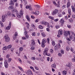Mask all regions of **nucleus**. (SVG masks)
<instances>
[{
  "mask_svg": "<svg viewBox=\"0 0 75 75\" xmlns=\"http://www.w3.org/2000/svg\"><path fill=\"white\" fill-rule=\"evenodd\" d=\"M69 35V37L72 41H75V34L74 33L72 32H70L68 31V32H66L64 34V35L65 37H67Z\"/></svg>",
  "mask_w": 75,
  "mask_h": 75,
  "instance_id": "1",
  "label": "nucleus"
},
{
  "mask_svg": "<svg viewBox=\"0 0 75 75\" xmlns=\"http://www.w3.org/2000/svg\"><path fill=\"white\" fill-rule=\"evenodd\" d=\"M49 49L47 48H46L45 49V50L43 52V55H47V56H49L50 57L51 56V54L50 53H48V52Z\"/></svg>",
  "mask_w": 75,
  "mask_h": 75,
  "instance_id": "2",
  "label": "nucleus"
},
{
  "mask_svg": "<svg viewBox=\"0 0 75 75\" xmlns=\"http://www.w3.org/2000/svg\"><path fill=\"white\" fill-rule=\"evenodd\" d=\"M8 16L7 14H5V15L2 16V22H4L6 21V18H7Z\"/></svg>",
  "mask_w": 75,
  "mask_h": 75,
  "instance_id": "3",
  "label": "nucleus"
},
{
  "mask_svg": "<svg viewBox=\"0 0 75 75\" xmlns=\"http://www.w3.org/2000/svg\"><path fill=\"white\" fill-rule=\"evenodd\" d=\"M23 14V10L21 9L20 11V13L17 14V16L18 17L20 18Z\"/></svg>",
  "mask_w": 75,
  "mask_h": 75,
  "instance_id": "4",
  "label": "nucleus"
},
{
  "mask_svg": "<svg viewBox=\"0 0 75 75\" xmlns=\"http://www.w3.org/2000/svg\"><path fill=\"white\" fill-rule=\"evenodd\" d=\"M25 73L28 75H33V72L31 70H28V71H25Z\"/></svg>",
  "mask_w": 75,
  "mask_h": 75,
  "instance_id": "5",
  "label": "nucleus"
},
{
  "mask_svg": "<svg viewBox=\"0 0 75 75\" xmlns=\"http://www.w3.org/2000/svg\"><path fill=\"white\" fill-rule=\"evenodd\" d=\"M4 38L5 39V41L6 42H8L10 41V38L8 36L7 34L5 35L4 37Z\"/></svg>",
  "mask_w": 75,
  "mask_h": 75,
  "instance_id": "6",
  "label": "nucleus"
},
{
  "mask_svg": "<svg viewBox=\"0 0 75 75\" xmlns=\"http://www.w3.org/2000/svg\"><path fill=\"white\" fill-rule=\"evenodd\" d=\"M59 10L57 9H55L52 12L53 15H55L58 13Z\"/></svg>",
  "mask_w": 75,
  "mask_h": 75,
  "instance_id": "7",
  "label": "nucleus"
},
{
  "mask_svg": "<svg viewBox=\"0 0 75 75\" xmlns=\"http://www.w3.org/2000/svg\"><path fill=\"white\" fill-rule=\"evenodd\" d=\"M11 22H10L9 23V25L7 27H6V30H8L10 29V28H11Z\"/></svg>",
  "mask_w": 75,
  "mask_h": 75,
  "instance_id": "8",
  "label": "nucleus"
},
{
  "mask_svg": "<svg viewBox=\"0 0 75 75\" xmlns=\"http://www.w3.org/2000/svg\"><path fill=\"white\" fill-rule=\"evenodd\" d=\"M35 40H32L31 41V45L32 46H35Z\"/></svg>",
  "mask_w": 75,
  "mask_h": 75,
  "instance_id": "9",
  "label": "nucleus"
},
{
  "mask_svg": "<svg viewBox=\"0 0 75 75\" xmlns=\"http://www.w3.org/2000/svg\"><path fill=\"white\" fill-rule=\"evenodd\" d=\"M4 65L5 68H8V63H7V61L6 60L4 62Z\"/></svg>",
  "mask_w": 75,
  "mask_h": 75,
  "instance_id": "10",
  "label": "nucleus"
},
{
  "mask_svg": "<svg viewBox=\"0 0 75 75\" xmlns=\"http://www.w3.org/2000/svg\"><path fill=\"white\" fill-rule=\"evenodd\" d=\"M12 12L13 13H14V12H16V14H17L18 13V11L15 8H13L12 10Z\"/></svg>",
  "mask_w": 75,
  "mask_h": 75,
  "instance_id": "11",
  "label": "nucleus"
},
{
  "mask_svg": "<svg viewBox=\"0 0 75 75\" xmlns=\"http://www.w3.org/2000/svg\"><path fill=\"white\" fill-rule=\"evenodd\" d=\"M58 34L61 35H62V34H63V31H62V30L61 29L59 30L58 31Z\"/></svg>",
  "mask_w": 75,
  "mask_h": 75,
  "instance_id": "12",
  "label": "nucleus"
},
{
  "mask_svg": "<svg viewBox=\"0 0 75 75\" xmlns=\"http://www.w3.org/2000/svg\"><path fill=\"white\" fill-rule=\"evenodd\" d=\"M60 21L61 23L62 24V25L64 23L65 21L64 20V19L62 18L60 20Z\"/></svg>",
  "mask_w": 75,
  "mask_h": 75,
  "instance_id": "13",
  "label": "nucleus"
},
{
  "mask_svg": "<svg viewBox=\"0 0 75 75\" xmlns=\"http://www.w3.org/2000/svg\"><path fill=\"white\" fill-rule=\"evenodd\" d=\"M26 18L27 19L28 21H29V22H30V21H31L30 18V17H29L28 16H26Z\"/></svg>",
  "mask_w": 75,
  "mask_h": 75,
  "instance_id": "14",
  "label": "nucleus"
},
{
  "mask_svg": "<svg viewBox=\"0 0 75 75\" xmlns=\"http://www.w3.org/2000/svg\"><path fill=\"white\" fill-rule=\"evenodd\" d=\"M67 67H70L72 66V63L69 62L68 63V64L66 65Z\"/></svg>",
  "mask_w": 75,
  "mask_h": 75,
  "instance_id": "15",
  "label": "nucleus"
},
{
  "mask_svg": "<svg viewBox=\"0 0 75 75\" xmlns=\"http://www.w3.org/2000/svg\"><path fill=\"white\" fill-rule=\"evenodd\" d=\"M11 5L14 6V2H13V0H11L10 2H9V5Z\"/></svg>",
  "mask_w": 75,
  "mask_h": 75,
  "instance_id": "16",
  "label": "nucleus"
},
{
  "mask_svg": "<svg viewBox=\"0 0 75 75\" xmlns=\"http://www.w3.org/2000/svg\"><path fill=\"white\" fill-rule=\"evenodd\" d=\"M18 67L19 69H20V70L22 72H24V70L23 69V68H22V67H20V66H18Z\"/></svg>",
  "mask_w": 75,
  "mask_h": 75,
  "instance_id": "17",
  "label": "nucleus"
},
{
  "mask_svg": "<svg viewBox=\"0 0 75 75\" xmlns=\"http://www.w3.org/2000/svg\"><path fill=\"white\" fill-rule=\"evenodd\" d=\"M49 23H48L47 22H45V24L44 25H47V27H48V28H50V26H49Z\"/></svg>",
  "mask_w": 75,
  "mask_h": 75,
  "instance_id": "18",
  "label": "nucleus"
},
{
  "mask_svg": "<svg viewBox=\"0 0 75 75\" xmlns=\"http://www.w3.org/2000/svg\"><path fill=\"white\" fill-rule=\"evenodd\" d=\"M71 6V4H70V2L69 1L67 3V7L68 8H69V7Z\"/></svg>",
  "mask_w": 75,
  "mask_h": 75,
  "instance_id": "19",
  "label": "nucleus"
},
{
  "mask_svg": "<svg viewBox=\"0 0 75 75\" xmlns=\"http://www.w3.org/2000/svg\"><path fill=\"white\" fill-rule=\"evenodd\" d=\"M52 67L53 68H56V64H53L52 65Z\"/></svg>",
  "mask_w": 75,
  "mask_h": 75,
  "instance_id": "20",
  "label": "nucleus"
},
{
  "mask_svg": "<svg viewBox=\"0 0 75 75\" xmlns=\"http://www.w3.org/2000/svg\"><path fill=\"white\" fill-rule=\"evenodd\" d=\"M71 10L70 8H69L68 9V13L69 14V15H71Z\"/></svg>",
  "mask_w": 75,
  "mask_h": 75,
  "instance_id": "21",
  "label": "nucleus"
},
{
  "mask_svg": "<svg viewBox=\"0 0 75 75\" xmlns=\"http://www.w3.org/2000/svg\"><path fill=\"white\" fill-rule=\"evenodd\" d=\"M42 42L46 43L47 42V40L45 39H43L42 40Z\"/></svg>",
  "mask_w": 75,
  "mask_h": 75,
  "instance_id": "22",
  "label": "nucleus"
},
{
  "mask_svg": "<svg viewBox=\"0 0 75 75\" xmlns=\"http://www.w3.org/2000/svg\"><path fill=\"white\" fill-rule=\"evenodd\" d=\"M34 13L35 14V15H38V14H40V12H39L38 11H37Z\"/></svg>",
  "mask_w": 75,
  "mask_h": 75,
  "instance_id": "23",
  "label": "nucleus"
},
{
  "mask_svg": "<svg viewBox=\"0 0 75 75\" xmlns=\"http://www.w3.org/2000/svg\"><path fill=\"white\" fill-rule=\"evenodd\" d=\"M13 8V6L11 5L8 8V10H11Z\"/></svg>",
  "mask_w": 75,
  "mask_h": 75,
  "instance_id": "24",
  "label": "nucleus"
},
{
  "mask_svg": "<svg viewBox=\"0 0 75 75\" xmlns=\"http://www.w3.org/2000/svg\"><path fill=\"white\" fill-rule=\"evenodd\" d=\"M62 73L63 75H66V74H67V72L66 71H62Z\"/></svg>",
  "mask_w": 75,
  "mask_h": 75,
  "instance_id": "25",
  "label": "nucleus"
},
{
  "mask_svg": "<svg viewBox=\"0 0 75 75\" xmlns=\"http://www.w3.org/2000/svg\"><path fill=\"white\" fill-rule=\"evenodd\" d=\"M11 60H12V59H11V58H8L7 60V61L9 63H10L11 61Z\"/></svg>",
  "mask_w": 75,
  "mask_h": 75,
  "instance_id": "26",
  "label": "nucleus"
},
{
  "mask_svg": "<svg viewBox=\"0 0 75 75\" xmlns=\"http://www.w3.org/2000/svg\"><path fill=\"white\" fill-rule=\"evenodd\" d=\"M23 47H21L19 48V50L20 51H23Z\"/></svg>",
  "mask_w": 75,
  "mask_h": 75,
  "instance_id": "27",
  "label": "nucleus"
},
{
  "mask_svg": "<svg viewBox=\"0 0 75 75\" xmlns=\"http://www.w3.org/2000/svg\"><path fill=\"white\" fill-rule=\"evenodd\" d=\"M71 8H72V9L73 11V12H75V8H74V6H71Z\"/></svg>",
  "mask_w": 75,
  "mask_h": 75,
  "instance_id": "28",
  "label": "nucleus"
},
{
  "mask_svg": "<svg viewBox=\"0 0 75 75\" xmlns=\"http://www.w3.org/2000/svg\"><path fill=\"white\" fill-rule=\"evenodd\" d=\"M18 60L19 61L20 64H22V63H23V62L22 61V60H21V59H20V58H18Z\"/></svg>",
  "mask_w": 75,
  "mask_h": 75,
  "instance_id": "29",
  "label": "nucleus"
},
{
  "mask_svg": "<svg viewBox=\"0 0 75 75\" xmlns=\"http://www.w3.org/2000/svg\"><path fill=\"white\" fill-rule=\"evenodd\" d=\"M66 50L67 51H69V50L70 49V48H69V46H67L66 47Z\"/></svg>",
  "mask_w": 75,
  "mask_h": 75,
  "instance_id": "30",
  "label": "nucleus"
},
{
  "mask_svg": "<svg viewBox=\"0 0 75 75\" xmlns=\"http://www.w3.org/2000/svg\"><path fill=\"white\" fill-rule=\"evenodd\" d=\"M30 59L33 61H34L36 59L35 58V57H31Z\"/></svg>",
  "mask_w": 75,
  "mask_h": 75,
  "instance_id": "31",
  "label": "nucleus"
},
{
  "mask_svg": "<svg viewBox=\"0 0 75 75\" xmlns=\"http://www.w3.org/2000/svg\"><path fill=\"white\" fill-rule=\"evenodd\" d=\"M39 28L40 29H43L44 28V27L41 25H39Z\"/></svg>",
  "mask_w": 75,
  "mask_h": 75,
  "instance_id": "32",
  "label": "nucleus"
},
{
  "mask_svg": "<svg viewBox=\"0 0 75 75\" xmlns=\"http://www.w3.org/2000/svg\"><path fill=\"white\" fill-rule=\"evenodd\" d=\"M11 12H10V11H8L7 13V14L9 16H11Z\"/></svg>",
  "mask_w": 75,
  "mask_h": 75,
  "instance_id": "33",
  "label": "nucleus"
},
{
  "mask_svg": "<svg viewBox=\"0 0 75 75\" xmlns=\"http://www.w3.org/2000/svg\"><path fill=\"white\" fill-rule=\"evenodd\" d=\"M45 21H42L40 22L41 24L42 25H44Z\"/></svg>",
  "mask_w": 75,
  "mask_h": 75,
  "instance_id": "34",
  "label": "nucleus"
},
{
  "mask_svg": "<svg viewBox=\"0 0 75 75\" xmlns=\"http://www.w3.org/2000/svg\"><path fill=\"white\" fill-rule=\"evenodd\" d=\"M59 47H58V46L57 45H56L54 47V49L56 50H57L58 49Z\"/></svg>",
  "mask_w": 75,
  "mask_h": 75,
  "instance_id": "35",
  "label": "nucleus"
},
{
  "mask_svg": "<svg viewBox=\"0 0 75 75\" xmlns=\"http://www.w3.org/2000/svg\"><path fill=\"white\" fill-rule=\"evenodd\" d=\"M41 34L42 35V37H45L46 36V35L45 34V33L43 32L41 33Z\"/></svg>",
  "mask_w": 75,
  "mask_h": 75,
  "instance_id": "36",
  "label": "nucleus"
},
{
  "mask_svg": "<svg viewBox=\"0 0 75 75\" xmlns=\"http://www.w3.org/2000/svg\"><path fill=\"white\" fill-rule=\"evenodd\" d=\"M12 47V45H8L7 47V48H9V49H10V48H11Z\"/></svg>",
  "mask_w": 75,
  "mask_h": 75,
  "instance_id": "37",
  "label": "nucleus"
},
{
  "mask_svg": "<svg viewBox=\"0 0 75 75\" xmlns=\"http://www.w3.org/2000/svg\"><path fill=\"white\" fill-rule=\"evenodd\" d=\"M0 23L1 24V27H4V25L1 22H0Z\"/></svg>",
  "mask_w": 75,
  "mask_h": 75,
  "instance_id": "38",
  "label": "nucleus"
},
{
  "mask_svg": "<svg viewBox=\"0 0 75 75\" xmlns=\"http://www.w3.org/2000/svg\"><path fill=\"white\" fill-rule=\"evenodd\" d=\"M7 47L6 46H5L3 48V50H7Z\"/></svg>",
  "mask_w": 75,
  "mask_h": 75,
  "instance_id": "39",
  "label": "nucleus"
},
{
  "mask_svg": "<svg viewBox=\"0 0 75 75\" xmlns=\"http://www.w3.org/2000/svg\"><path fill=\"white\" fill-rule=\"evenodd\" d=\"M52 44L53 46H54L55 45V42L54 41H52Z\"/></svg>",
  "mask_w": 75,
  "mask_h": 75,
  "instance_id": "40",
  "label": "nucleus"
},
{
  "mask_svg": "<svg viewBox=\"0 0 75 75\" xmlns=\"http://www.w3.org/2000/svg\"><path fill=\"white\" fill-rule=\"evenodd\" d=\"M30 68L31 69H32L33 72H35V70H34V67H33L32 66H31L30 67Z\"/></svg>",
  "mask_w": 75,
  "mask_h": 75,
  "instance_id": "41",
  "label": "nucleus"
},
{
  "mask_svg": "<svg viewBox=\"0 0 75 75\" xmlns=\"http://www.w3.org/2000/svg\"><path fill=\"white\" fill-rule=\"evenodd\" d=\"M25 37L26 39H28V38H29V35H28V34H26V35H25Z\"/></svg>",
  "mask_w": 75,
  "mask_h": 75,
  "instance_id": "42",
  "label": "nucleus"
},
{
  "mask_svg": "<svg viewBox=\"0 0 75 75\" xmlns=\"http://www.w3.org/2000/svg\"><path fill=\"white\" fill-rule=\"evenodd\" d=\"M40 60L41 61H42V62L44 61V59H43L42 57H40Z\"/></svg>",
  "mask_w": 75,
  "mask_h": 75,
  "instance_id": "43",
  "label": "nucleus"
},
{
  "mask_svg": "<svg viewBox=\"0 0 75 75\" xmlns=\"http://www.w3.org/2000/svg\"><path fill=\"white\" fill-rule=\"evenodd\" d=\"M32 36H35V32H34L32 33Z\"/></svg>",
  "mask_w": 75,
  "mask_h": 75,
  "instance_id": "44",
  "label": "nucleus"
},
{
  "mask_svg": "<svg viewBox=\"0 0 75 75\" xmlns=\"http://www.w3.org/2000/svg\"><path fill=\"white\" fill-rule=\"evenodd\" d=\"M44 43L42 42L41 46L42 47H45V45L44 44Z\"/></svg>",
  "mask_w": 75,
  "mask_h": 75,
  "instance_id": "45",
  "label": "nucleus"
},
{
  "mask_svg": "<svg viewBox=\"0 0 75 75\" xmlns=\"http://www.w3.org/2000/svg\"><path fill=\"white\" fill-rule=\"evenodd\" d=\"M48 18H50V19H51V20H54V17H52L51 16H49Z\"/></svg>",
  "mask_w": 75,
  "mask_h": 75,
  "instance_id": "46",
  "label": "nucleus"
},
{
  "mask_svg": "<svg viewBox=\"0 0 75 75\" xmlns=\"http://www.w3.org/2000/svg\"><path fill=\"white\" fill-rule=\"evenodd\" d=\"M60 5V2L59 1L57 3V7H59L60 6L59 5Z\"/></svg>",
  "mask_w": 75,
  "mask_h": 75,
  "instance_id": "47",
  "label": "nucleus"
},
{
  "mask_svg": "<svg viewBox=\"0 0 75 75\" xmlns=\"http://www.w3.org/2000/svg\"><path fill=\"white\" fill-rule=\"evenodd\" d=\"M50 52L51 54H52L54 52V50H53L51 49L50 50Z\"/></svg>",
  "mask_w": 75,
  "mask_h": 75,
  "instance_id": "48",
  "label": "nucleus"
},
{
  "mask_svg": "<svg viewBox=\"0 0 75 75\" xmlns=\"http://www.w3.org/2000/svg\"><path fill=\"white\" fill-rule=\"evenodd\" d=\"M55 27L57 29H58V28H59V27H60V26L59 25H57L55 26Z\"/></svg>",
  "mask_w": 75,
  "mask_h": 75,
  "instance_id": "49",
  "label": "nucleus"
},
{
  "mask_svg": "<svg viewBox=\"0 0 75 75\" xmlns=\"http://www.w3.org/2000/svg\"><path fill=\"white\" fill-rule=\"evenodd\" d=\"M57 45L59 48H60L61 47V44L59 43L58 45Z\"/></svg>",
  "mask_w": 75,
  "mask_h": 75,
  "instance_id": "50",
  "label": "nucleus"
},
{
  "mask_svg": "<svg viewBox=\"0 0 75 75\" xmlns=\"http://www.w3.org/2000/svg\"><path fill=\"white\" fill-rule=\"evenodd\" d=\"M35 7L36 8H40V7L38 5H35Z\"/></svg>",
  "mask_w": 75,
  "mask_h": 75,
  "instance_id": "51",
  "label": "nucleus"
},
{
  "mask_svg": "<svg viewBox=\"0 0 75 75\" xmlns=\"http://www.w3.org/2000/svg\"><path fill=\"white\" fill-rule=\"evenodd\" d=\"M66 6L65 5H63L62 6V8L63 9H64V8H65V7H66Z\"/></svg>",
  "mask_w": 75,
  "mask_h": 75,
  "instance_id": "52",
  "label": "nucleus"
},
{
  "mask_svg": "<svg viewBox=\"0 0 75 75\" xmlns=\"http://www.w3.org/2000/svg\"><path fill=\"white\" fill-rule=\"evenodd\" d=\"M31 6L30 5L29 6H27L26 7H25V8H29L30 7V6Z\"/></svg>",
  "mask_w": 75,
  "mask_h": 75,
  "instance_id": "53",
  "label": "nucleus"
},
{
  "mask_svg": "<svg viewBox=\"0 0 75 75\" xmlns=\"http://www.w3.org/2000/svg\"><path fill=\"white\" fill-rule=\"evenodd\" d=\"M47 42L48 44H50V39L49 38H47Z\"/></svg>",
  "mask_w": 75,
  "mask_h": 75,
  "instance_id": "54",
  "label": "nucleus"
},
{
  "mask_svg": "<svg viewBox=\"0 0 75 75\" xmlns=\"http://www.w3.org/2000/svg\"><path fill=\"white\" fill-rule=\"evenodd\" d=\"M53 3L54 4V5H55V6H57V3H56V2H55V1H54L53 2Z\"/></svg>",
  "mask_w": 75,
  "mask_h": 75,
  "instance_id": "55",
  "label": "nucleus"
},
{
  "mask_svg": "<svg viewBox=\"0 0 75 75\" xmlns=\"http://www.w3.org/2000/svg\"><path fill=\"white\" fill-rule=\"evenodd\" d=\"M31 50H35V47H32L31 48Z\"/></svg>",
  "mask_w": 75,
  "mask_h": 75,
  "instance_id": "56",
  "label": "nucleus"
},
{
  "mask_svg": "<svg viewBox=\"0 0 75 75\" xmlns=\"http://www.w3.org/2000/svg\"><path fill=\"white\" fill-rule=\"evenodd\" d=\"M39 21V20L38 19H36L35 21V22L36 23H38Z\"/></svg>",
  "mask_w": 75,
  "mask_h": 75,
  "instance_id": "57",
  "label": "nucleus"
},
{
  "mask_svg": "<svg viewBox=\"0 0 75 75\" xmlns=\"http://www.w3.org/2000/svg\"><path fill=\"white\" fill-rule=\"evenodd\" d=\"M10 56V54H8L6 56V58H8Z\"/></svg>",
  "mask_w": 75,
  "mask_h": 75,
  "instance_id": "58",
  "label": "nucleus"
},
{
  "mask_svg": "<svg viewBox=\"0 0 75 75\" xmlns=\"http://www.w3.org/2000/svg\"><path fill=\"white\" fill-rule=\"evenodd\" d=\"M24 2V4H27V1L25 0H23Z\"/></svg>",
  "mask_w": 75,
  "mask_h": 75,
  "instance_id": "59",
  "label": "nucleus"
},
{
  "mask_svg": "<svg viewBox=\"0 0 75 75\" xmlns=\"http://www.w3.org/2000/svg\"><path fill=\"white\" fill-rule=\"evenodd\" d=\"M35 69H36V70H38V67H37V66H35Z\"/></svg>",
  "mask_w": 75,
  "mask_h": 75,
  "instance_id": "60",
  "label": "nucleus"
},
{
  "mask_svg": "<svg viewBox=\"0 0 75 75\" xmlns=\"http://www.w3.org/2000/svg\"><path fill=\"white\" fill-rule=\"evenodd\" d=\"M14 35L16 36V37L18 35V33H17V32H16L15 33Z\"/></svg>",
  "mask_w": 75,
  "mask_h": 75,
  "instance_id": "61",
  "label": "nucleus"
},
{
  "mask_svg": "<svg viewBox=\"0 0 75 75\" xmlns=\"http://www.w3.org/2000/svg\"><path fill=\"white\" fill-rule=\"evenodd\" d=\"M11 16L13 17H16V15L13 13L12 14Z\"/></svg>",
  "mask_w": 75,
  "mask_h": 75,
  "instance_id": "62",
  "label": "nucleus"
},
{
  "mask_svg": "<svg viewBox=\"0 0 75 75\" xmlns=\"http://www.w3.org/2000/svg\"><path fill=\"white\" fill-rule=\"evenodd\" d=\"M29 10H30V11H32L33 10V8H32V7H31V6L29 8Z\"/></svg>",
  "mask_w": 75,
  "mask_h": 75,
  "instance_id": "63",
  "label": "nucleus"
},
{
  "mask_svg": "<svg viewBox=\"0 0 75 75\" xmlns=\"http://www.w3.org/2000/svg\"><path fill=\"white\" fill-rule=\"evenodd\" d=\"M72 62H75V58H72Z\"/></svg>",
  "mask_w": 75,
  "mask_h": 75,
  "instance_id": "64",
  "label": "nucleus"
}]
</instances>
